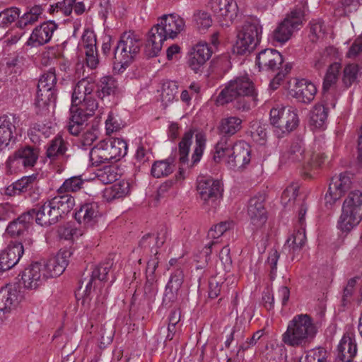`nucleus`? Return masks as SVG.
Returning <instances> with one entry per match:
<instances>
[{"instance_id":"c756f323","label":"nucleus","mask_w":362,"mask_h":362,"mask_svg":"<svg viewBox=\"0 0 362 362\" xmlns=\"http://www.w3.org/2000/svg\"><path fill=\"white\" fill-rule=\"evenodd\" d=\"M329 99L322 96L323 103L316 104L310 112V122L316 128H321L325 124L328 116L329 106L335 107V101L332 100L329 103Z\"/></svg>"},{"instance_id":"423d86ee","label":"nucleus","mask_w":362,"mask_h":362,"mask_svg":"<svg viewBox=\"0 0 362 362\" xmlns=\"http://www.w3.org/2000/svg\"><path fill=\"white\" fill-rule=\"evenodd\" d=\"M361 220L362 192L359 190L352 191L344 201L337 227L341 231L348 233Z\"/></svg>"},{"instance_id":"473e14b6","label":"nucleus","mask_w":362,"mask_h":362,"mask_svg":"<svg viewBox=\"0 0 362 362\" xmlns=\"http://www.w3.org/2000/svg\"><path fill=\"white\" fill-rule=\"evenodd\" d=\"M96 85L93 81L88 78H83L80 80L75 86L72 97H71V106L78 107L83 100L93 92Z\"/></svg>"},{"instance_id":"13d9d810","label":"nucleus","mask_w":362,"mask_h":362,"mask_svg":"<svg viewBox=\"0 0 362 362\" xmlns=\"http://www.w3.org/2000/svg\"><path fill=\"white\" fill-rule=\"evenodd\" d=\"M98 107V102L92 93L78 105V108H84V112L89 116H92Z\"/></svg>"},{"instance_id":"338daca9","label":"nucleus","mask_w":362,"mask_h":362,"mask_svg":"<svg viewBox=\"0 0 362 362\" xmlns=\"http://www.w3.org/2000/svg\"><path fill=\"white\" fill-rule=\"evenodd\" d=\"M85 52L86 56L87 66L92 69H95L99 64L97 47H93L91 46L88 49H86Z\"/></svg>"},{"instance_id":"5fc2aeb1","label":"nucleus","mask_w":362,"mask_h":362,"mask_svg":"<svg viewBox=\"0 0 362 362\" xmlns=\"http://www.w3.org/2000/svg\"><path fill=\"white\" fill-rule=\"evenodd\" d=\"M299 185L297 183H291L282 192L281 197V204L286 207L292 201H295L298 195Z\"/></svg>"},{"instance_id":"4468645a","label":"nucleus","mask_w":362,"mask_h":362,"mask_svg":"<svg viewBox=\"0 0 362 362\" xmlns=\"http://www.w3.org/2000/svg\"><path fill=\"white\" fill-rule=\"evenodd\" d=\"M197 189L200 198L205 202H214L223 197V185L218 180L201 177L197 180Z\"/></svg>"},{"instance_id":"864d4df0","label":"nucleus","mask_w":362,"mask_h":362,"mask_svg":"<svg viewBox=\"0 0 362 362\" xmlns=\"http://www.w3.org/2000/svg\"><path fill=\"white\" fill-rule=\"evenodd\" d=\"M36 177L34 175L23 177L20 180L14 182L18 194L21 193H28L35 189L36 185Z\"/></svg>"},{"instance_id":"49530a36","label":"nucleus","mask_w":362,"mask_h":362,"mask_svg":"<svg viewBox=\"0 0 362 362\" xmlns=\"http://www.w3.org/2000/svg\"><path fill=\"white\" fill-rule=\"evenodd\" d=\"M287 158L293 163L304 161L306 158L305 146L301 139L293 141L287 152Z\"/></svg>"},{"instance_id":"4c0bfd02","label":"nucleus","mask_w":362,"mask_h":362,"mask_svg":"<svg viewBox=\"0 0 362 362\" xmlns=\"http://www.w3.org/2000/svg\"><path fill=\"white\" fill-rule=\"evenodd\" d=\"M175 166L173 158L157 160L152 165L151 173L156 178L166 177L174 171Z\"/></svg>"},{"instance_id":"393cba45","label":"nucleus","mask_w":362,"mask_h":362,"mask_svg":"<svg viewBox=\"0 0 362 362\" xmlns=\"http://www.w3.org/2000/svg\"><path fill=\"white\" fill-rule=\"evenodd\" d=\"M100 216L99 206L95 202L85 203L75 213V219L86 227L95 225Z\"/></svg>"},{"instance_id":"bf43d9fd","label":"nucleus","mask_w":362,"mask_h":362,"mask_svg":"<svg viewBox=\"0 0 362 362\" xmlns=\"http://www.w3.org/2000/svg\"><path fill=\"white\" fill-rule=\"evenodd\" d=\"M253 131H251V136L254 141L259 145L265 144L267 138V132L265 126L257 125L255 129V125L252 126Z\"/></svg>"},{"instance_id":"79ce46f5","label":"nucleus","mask_w":362,"mask_h":362,"mask_svg":"<svg viewBox=\"0 0 362 362\" xmlns=\"http://www.w3.org/2000/svg\"><path fill=\"white\" fill-rule=\"evenodd\" d=\"M361 4L362 0H337L334 6V14L337 17L348 16Z\"/></svg>"},{"instance_id":"412c9836","label":"nucleus","mask_w":362,"mask_h":362,"mask_svg":"<svg viewBox=\"0 0 362 362\" xmlns=\"http://www.w3.org/2000/svg\"><path fill=\"white\" fill-rule=\"evenodd\" d=\"M163 32L158 23L148 32L145 46V53L148 57H156L160 52L164 41L169 38Z\"/></svg>"},{"instance_id":"e2e57ef3","label":"nucleus","mask_w":362,"mask_h":362,"mask_svg":"<svg viewBox=\"0 0 362 362\" xmlns=\"http://www.w3.org/2000/svg\"><path fill=\"white\" fill-rule=\"evenodd\" d=\"M98 129L94 127H91L85 132L81 138V146L86 148V146H89L92 145V144L98 138Z\"/></svg>"},{"instance_id":"a211bd4d","label":"nucleus","mask_w":362,"mask_h":362,"mask_svg":"<svg viewBox=\"0 0 362 362\" xmlns=\"http://www.w3.org/2000/svg\"><path fill=\"white\" fill-rule=\"evenodd\" d=\"M72 252L69 249H61L57 254L43 264L49 277L60 276L65 270L69 262Z\"/></svg>"},{"instance_id":"3c124183","label":"nucleus","mask_w":362,"mask_h":362,"mask_svg":"<svg viewBox=\"0 0 362 362\" xmlns=\"http://www.w3.org/2000/svg\"><path fill=\"white\" fill-rule=\"evenodd\" d=\"M118 177L117 168L111 165L105 166L103 169L98 170L97 173L98 179L105 185L115 182Z\"/></svg>"},{"instance_id":"a19ab883","label":"nucleus","mask_w":362,"mask_h":362,"mask_svg":"<svg viewBox=\"0 0 362 362\" xmlns=\"http://www.w3.org/2000/svg\"><path fill=\"white\" fill-rule=\"evenodd\" d=\"M218 129L222 137L214 148V160L216 163L226 155V119H221Z\"/></svg>"},{"instance_id":"4d7b16f0","label":"nucleus","mask_w":362,"mask_h":362,"mask_svg":"<svg viewBox=\"0 0 362 362\" xmlns=\"http://www.w3.org/2000/svg\"><path fill=\"white\" fill-rule=\"evenodd\" d=\"M325 35V27L321 21L312 22L310 26L309 37L311 42H317Z\"/></svg>"},{"instance_id":"f8f14e48","label":"nucleus","mask_w":362,"mask_h":362,"mask_svg":"<svg viewBox=\"0 0 362 362\" xmlns=\"http://www.w3.org/2000/svg\"><path fill=\"white\" fill-rule=\"evenodd\" d=\"M21 284L28 290H35L44 284L49 278L42 264H31L21 272Z\"/></svg>"},{"instance_id":"0eeeda50","label":"nucleus","mask_w":362,"mask_h":362,"mask_svg":"<svg viewBox=\"0 0 362 362\" xmlns=\"http://www.w3.org/2000/svg\"><path fill=\"white\" fill-rule=\"evenodd\" d=\"M270 122L276 128L277 136L283 137L298 127L299 119L296 111L292 107H282L271 110Z\"/></svg>"},{"instance_id":"774afa93","label":"nucleus","mask_w":362,"mask_h":362,"mask_svg":"<svg viewBox=\"0 0 362 362\" xmlns=\"http://www.w3.org/2000/svg\"><path fill=\"white\" fill-rule=\"evenodd\" d=\"M121 120L115 115L112 112H110L107 119L105 121V126L107 132H113L119 130L121 128Z\"/></svg>"},{"instance_id":"aec40b11","label":"nucleus","mask_w":362,"mask_h":362,"mask_svg":"<svg viewBox=\"0 0 362 362\" xmlns=\"http://www.w3.org/2000/svg\"><path fill=\"white\" fill-rule=\"evenodd\" d=\"M211 51L206 42H199L189 54V66L195 72L202 71L203 66L211 56Z\"/></svg>"},{"instance_id":"7ed1b4c3","label":"nucleus","mask_w":362,"mask_h":362,"mask_svg":"<svg viewBox=\"0 0 362 362\" xmlns=\"http://www.w3.org/2000/svg\"><path fill=\"white\" fill-rule=\"evenodd\" d=\"M236 40L232 47V52L237 55L250 54L259 43L262 26L256 17L247 18L243 25L236 28Z\"/></svg>"},{"instance_id":"b1692460","label":"nucleus","mask_w":362,"mask_h":362,"mask_svg":"<svg viewBox=\"0 0 362 362\" xmlns=\"http://www.w3.org/2000/svg\"><path fill=\"white\" fill-rule=\"evenodd\" d=\"M264 202V198L261 194L250 198L248 202L247 215L256 227L262 226L267 219Z\"/></svg>"},{"instance_id":"39448f33","label":"nucleus","mask_w":362,"mask_h":362,"mask_svg":"<svg viewBox=\"0 0 362 362\" xmlns=\"http://www.w3.org/2000/svg\"><path fill=\"white\" fill-rule=\"evenodd\" d=\"M127 142L119 138L101 141L90 151V160L93 165H100L109 162H116L127 153Z\"/></svg>"},{"instance_id":"37998d69","label":"nucleus","mask_w":362,"mask_h":362,"mask_svg":"<svg viewBox=\"0 0 362 362\" xmlns=\"http://www.w3.org/2000/svg\"><path fill=\"white\" fill-rule=\"evenodd\" d=\"M97 95L103 99L105 96L114 94L117 87L116 80L110 76H103L100 78L98 86Z\"/></svg>"},{"instance_id":"0e129e2a","label":"nucleus","mask_w":362,"mask_h":362,"mask_svg":"<svg viewBox=\"0 0 362 362\" xmlns=\"http://www.w3.org/2000/svg\"><path fill=\"white\" fill-rule=\"evenodd\" d=\"M279 253L277 252L276 250H272L269 252V256L267 258V264L270 267V279L274 280L276 276V271H277V262L279 259Z\"/></svg>"},{"instance_id":"e433bc0d","label":"nucleus","mask_w":362,"mask_h":362,"mask_svg":"<svg viewBox=\"0 0 362 362\" xmlns=\"http://www.w3.org/2000/svg\"><path fill=\"white\" fill-rule=\"evenodd\" d=\"M30 222L31 218L29 214L25 212L11 222L6 228V231L11 236H19L27 230Z\"/></svg>"},{"instance_id":"6e6552de","label":"nucleus","mask_w":362,"mask_h":362,"mask_svg":"<svg viewBox=\"0 0 362 362\" xmlns=\"http://www.w3.org/2000/svg\"><path fill=\"white\" fill-rule=\"evenodd\" d=\"M303 18V12L300 8L292 11L273 31V40L281 44L287 42L293 32L300 29Z\"/></svg>"},{"instance_id":"a18cd8bd","label":"nucleus","mask_w":362,"mask_h":362,"mask_svg":"<svg viewBox=\"0 0 362 362\" xmlns=\"http://www.w3.org/2000/svg\"><path fill=\"white\" fill-rule=\"evenodd\" d=\"M57 100V92L50 90L42 92V89L37 88L35 105L40 110H45L51 104H55Z\"/></svg>"},{"instance_id":"f704fd0d","label":"nucleus","mask_w":362,"mask_h":362,"mask_svg":"<svg viewBox=\"0 0 362 362\" xmlns=\"http://www.w3.org/2000/svg\"><path fill=\"white\" fill-rule=\"evenodd\" d=\"M44 8L40 5H35L30 8L21 16L19 15L16 22V26L21 29H25L29 25L38 21L43 14Z\"/></svg>"},{"instance_id":"ea45409f","label":"nucleus","mask_w":362,"mask_h":362,"mask_svg":"<svg viewBox=\"0 0 362 362\" xmlns=\"http://www.w3.org/2000/svg\"><path fill=\"white\" fill-rule=\"evenodd\" d=\"M194 131H187L178 144L179 160L182 165L189 164V153L192 144Z\"/></svg>"},{"instance_id":"ddd939ff","label":"nucleus","mask_w":362,"mask_h":362,"mask_svg":"<svg viewBox=\"0 0 362 362\" xmlns=\"http://www.w3.org/2000/svg\"><path fill=\"white\" fill-rule=\"evenodd\" d=\"M353 175L347 172L341 173L332 177L328 192L325 195L327 202H335L352 187Z\"/></svg>"},{"instance_id":"680f3d73","label":"nucleus","mask_w":362,"mask_h":362,"mask_svg":"<svg viewBox=\"0 0 362 362\" xmlns=\"http://www.w3.org/2000/svg\"><path fill=\"white\" fill-rule=\"evenodd\" d=\"M225 232H226V221L221 222L220 223L214 226V228H211L208 232V236L210 238H212L214 241L211 243V244H209V248L211 247V245L217 243L218 241L215 240H218L224 234Z\"/></svg>"},{"instance_id":"8fccbe9b","label":"nucleus","mask_w":362,"mask_h":362,"mask_svg":"<svg viewBox=\"0 0 362 362\" xmlns=\"http://www.w3.org/2000/svg\"><path fill=\"white\" fill-rule=\"evenodd\" d=\"M20 13V9L17 7H10L0 11V28H7L18 21Z\"/></svg>"},{"instance_id":"dca6fc26","label":"nucleus","mask_w":362,"mask_h":362,"mask_svg":"<svg viewBox=\"0 0 362 362\" xmlns=\"http://www.w3.org/2000/svg\"><path fill=\"white\" fill-rule=\"evenodd\" d=\"M24 250L22 243L11 242L0 252V273L13 268L19 261Z\"/></svg>"},{"instance_id":"69168bd1","label":"nucleus","mask_w":362,"mask_h":362,"mask_svg":"<svg viewBox=\"0 0 362 362\" xmlns=\"http://www.w3.org/2000/svg\"><path fill=\"white\" fill-rule=\"evenodd\" d=\"M158 291L156 279L146 278V281L144 287V296L149 300H152Z\"/></svg>"},{"instance_id":"9d476101","label":"nucleus","mask_w":362,"mask_h":362,"mask_svg":"<svg viewBox=\"0 0 362 362\" xmlns=\"http://www.w3.org/2000/svg\"><path fill=\"white\" fill-rule=\"evenodd\" d=\"M112 265L110 262H107L98 265H92L90 269L85 270L79 281V289L84 286L83 293L86 297L89 296L92 288L98 286L97 281L102 283L107 280V276Z\"/></svg>"},{"instance_id":"72a5a7b5","label":"nucleus","mask_w":362,"mask_h":362,"mask_svg":"<svg viewBox=\"0 0 362 362\" xmlns=\"http://www.w3.org/2000/svg\"><path fill=\"white\" fill-rule=\"evenodd\" d=\"M341 70V65L340 63L334 62L329 66L322 85L324 98H333V95L329 92V90L336 83Z\"/></svg>"},{"instance_id":"bb28decb","label":"nucleus","mask_w":362,"mask_h":362,"mask_svg":"<svg viewBox=\"0 0 362 362\" xmlns=\"http://www.w3.org/2000/svg\"><path fill=\"white\" fill-rule=\"evenodd\" d=\"M357 354L355 338L349 334H344L337 346L335 362H351Z\"/></svg>"},{"instance_id":"5701e85b","label":"nucleus","mask_w":362,"mask_h":362,"mask_svg":"<svg viewBox=\"0 0 362 362\" xmlns=\"http://www.w3.org/2000/svg\"><path fill=\"white\" fill-rule=\"evenodd\" d=\"M289 93L298 102L309 104L315 98L317 88L313 83L303 78L296 82L294 88Z\"/></svg>"},{"instance_id":"c9c22d12","label":"nucleus","mask_w":362,"mask_h":362,"mask_svg":"<svg viewBox=\"0 0 362 362\" xmlns=\"http://www.w3.org/2000/svg\"><path fill=\"white\" fill-rule=\"evenodd\" d=\"M361 67L358 64L351 63L344 66L342 70L341 81L346 88H350L352 85L358 83V77L361 76Z\"/></svg>"},{"instance_id":"2f4dec72","label":"nucleus","mask_w":362,"mask_h":362,"mask_svg":"<svg viewBox=\"0 0 362 362\" xmlns=\"http://www.w3.org/2000/svg\"><path fill=\"white\" fill-rule=\"evenodd\" d=\"M49 201L59 218L69 214L75 205V199L69 194H58Z\"/></svg>"},{"instance_id":"603ef678","label":"nucleus","mask_w":362,"mask_h":362,"mask_svg":"<svg viewBox=\"0 0 362 362\" xmlns=\"http://www.w3.org/2000/svg\"><path fill=\"white\" fill-rule=\"evenodd\" d=\"M194 21L195 26L200 32H204L212 25L211 15L206 12L199 11L194 14Z\"/></svg>"},{"instance_id":"58836bf2","label":"nucleus","mask_w":362,"mask_h":362,"mask_svg":"<svg viewBox=\"0 0 362 362\" xmlns=\"http://www.w3.org/2000/svg\"><path fill=\"white\" fill-rule=\"evenodd\" d=\"M129 192V183L126 181H120L112 186L106 188L104 197L108 201H112L126 197Z\"/></svg>"},{"instance_id":"052dcab7","label":"nucleus","mask_w":362,"mask_h":362,"mask_svg":"<svg viewBox=\"0 0 362 362\" xmlns=\"http://www.w3.org/2000/svg\"><path fill=\"white\" fill-rule=\"evenodd\" d=\"M211 9L220 19L225 20L226 17V0H211Z\"/></svg>"},{"instance_id":"c85d7f7f","label":"nucleus","mask_w":362,"mask_h":362,"mask_svg":"<svg viewBox=\"0 0 362 362\" xmlns=\"http://www.w3.org/2000/svg\"><path fill=\"white\" fill-rule=\"evenodd\" d=\"M90 117L84 112V108L71 106L70 108L69 122L67 126L70 134L78 136L87 126L86 122Z\"/></svg>"},{"instance_id":"f03ea898","label":"nucleus","mask_w":362,"mask_h":362,"mask_svg":"<svg viewBox=\"0 0 362 362\" xmlns=\"http://www.w3.org/2000/svg\"><path fill=\"white\" fill-rule=\"evenodd\" d=\"M257 96L254 83L247 76L236 77L228 82V104L235 110H249L252 102L256 105Z\"/></svg>"},{"instance_id":"9b49d317","label":"nucleus","mask_w":362,"mask_h":362,"mask_svg":"<svg viewBox=\"0 0 362 362\" xmlns=\"http://www.w3.org/2000/svg\"><path fill=\"white\" fill-rule=\"evenodd\" d=\"M57 28L58 24L54 21H44L34 28L25 45L30 47H38L48 44Z\"/></svg>"},{"instance_id":"1a4fd4ad","label":"nucleus","mask_w":362,"mask_h":362,"mask_svg":"<svg viewBox=\"0 0 362 362\" xmlns=\"http://www.w3.org/2000/svg\"><path fill=\"white\" fill-rule=\"evenodd\" d=\"M39 157V149L34 146H25L19 148L8 156L6 165L11 171L33 167Z\"/></svg>"},{"instance_id":"7c9ffc66","label":"nucleus","mask_w":362,"mask_h":362,"mask_svg":"<svg viewBox=\"0 0 362 362\" xmlns=\"http://www.w3.org/2000/svg\"><path fill=\"white\" fill-rule=\"evenodd\" d=\"M68 143L61 135H57L47 145L46 156L51 160L55 161L59 158H67Z\"/></svg>"},{"instance_id":"cd10ccee","label":"nucleus","mask_w":362,"mask_h":362,"mask_svg":"<svg viewBox=\"0 0 362 362\" xmlns=\"http://www.w3.org/2000/svg\"><path fill=\"white\" fill-rule=\"evenodd\" d=\"M19 292L15 288L7 286L0 288V315L11 313L18 304Z\"/></svg>"},{"instance_id":"20e7f679","label":"nucleus","mask_w":362,"mask_h":362,"mask_svg":"<svg viewBox=\"0 0 362 362\" xmlns=\"http://www.w3.org/2000/svg\"><path fill=\"white\" fill-rule=\"evenodd\" d=\"M141 45V38L134 32L124 33L114 49V71L122 73L139 54Z\"/></svg>"},{"instance_id":"4be33fe9","label":"nucleus","mask_w":362,"mask_h":362,"mask_svg":"<svg viewBox=\"0 0 362 362\" xmlns=\"http://www.w3.org/2000/svg\"><path fill=\"white\" fill-rule=\"evenodd\" d=\"M158 24L170 39L175 38L185 28V20L175 13L163 15Z\"/></svg>"},{"instance_id":"f257e3e1","label":"nucleus","mask_w":362,"mask_h":362,"mask_svg":"<svg viewBox=\"0 0 362 362\" xmlns=\"http://www.w3.org/2000/svg\"><path fill=\"white\" fill-rule=\"evenodd\" d=\"M316 333L317 328L312 317L307 314H300L288 322L282 341L289 346H304L313 339Z\"/></svg>"},{"instance_id":"6ab92c4d","label":"nucleus","mask_w":362,"mask_h":362,"mask_svg":"<svg viewBox=\"0 0 362 362\" xmlns=\"http://www.w3.org/2000/svg\"><path fill=\"white\" fill-rule=\"evenodd\" d=\"M283 62L282 55L274 49H264L256 57V65L259 71L278 70Z\"/></svg>"},{"instance_id":"de8ad7c7","label":"nucleus","mask_w":362,"mask_h":362,"mask_svg":"<svg viewBox=\"0 0 362 362\" xmlns=\"http://www.w3.org/2000/svg\"><path fill=\"white\" fill-rule=\"evenodd\" d=\"M57 81L54 69H50L42 75L38 81L37 88H40L41 90L42 89V92L47 90L57 92L55 88Z\"/></svg>"},{"instance_id":"c03bdc74","label":"nucleus","mask_w":362,"mask_h":362,"mask_svg":"<svg viewBox=\"0 0 362 362\" xmlns=\"http://www.w3.org/2000/svg\"><path fill=\"white\" fill-rule=\"evenodd\" d=\"M206 137L205 134L202 132H197L195 134V146L189 167L192 168L200 161L206 147Z\"/></svg>"},{"instance_id":"f3484780","label":"nucleus","mask_w":362,"mask_h":362,"mask_svg":"<svg viewBox=\"0 0 362 362\" xmlns=\"http://www.w3.org/2000/svg\"><path fill=\"white\" fill-rule=\"evenodd\" d=\"M250 161V146L244 141L235 143L228 152V164L231 168H241Z\"/></svg>"},{"instance_id":"a878e982","label":"nucleus","mask_w":362,"mask_h":362,"mask_svg":"<svg viewBox=\"0 0 362 362\" xmlns=\"http://www.w3.org/2000/svg\"><path fill=\"white\" fill-rule=\"evenodd\" d=\"M18 117L16 115H4L0 117V149L7 147L11 141H14L13 132Z\"/></svg>"},{"instance_id":"2eb2a0df","label":"nucleus","mask_w":362,"mask_h":362,"mask_svg":"<svg viewBox=\"0 0 362 362\" xmlns=\"http://www.w3.org/2000/svg\"><path fill=\"white\" fill-rule=\"evenodd\" d=\"M27 213L29 214L30 218H31V222L35 219L37 224L45 227L55 224L59 221V218L49 200L38 203Z\"/></svg>"},{"instance_id":"6e6d98bb","label":"nucleus","mask_w":362,"mask_h":362,"mask_svg":"<svg viewBox=\"0 0 362 362\" xmlns=\"http://www.w3.org/2000/svg\"><path fill=\"white\" fill-rule=\"evenodd\" d=\"M305 230H298L287 240V243L289 244V247H291L293 252H296L302 248L305 243Z\"/></svg>"},{"instance_id":"09e8293b","label":"nucleus","mask_w":362,"mask_h":362,"mask_svg":"<svg viewBox=\"0 0 362 362\" xmlns=\"http://www.w3.org/2000/svg\"><path fill=\"white\" fill-rule=\"evenodd\" d=\"M83 185L81 176H73L66 179L63 184L57 189L58 194H69L79 191Z\"/></svg>"}]
</instances>
